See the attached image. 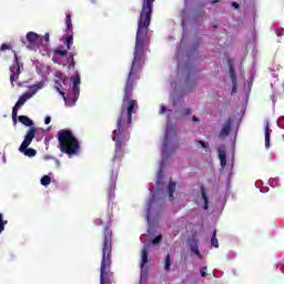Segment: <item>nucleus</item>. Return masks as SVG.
<instances>
[{"mask_svg": "<svg viewBox=\"0 0 284 284\" xmlns=\"http://www.w3.org/2000/svg\"><path fill=\"white\" fill-rule=\"evenodd\" d=\"M144 58L145 57L143 55L133 54V62L124 89V98L121 113L118 119V126L112 133V139L115 143V154L113 161H121V159H123L125 143L130 141V131H128V128H130V123H132V114L136 112V100L132 98V88L134 85V81H136L139 70H141V68H143V63H145Z\"/></svg>", "mask_w": 284, "mask_h": 284, "instance_id": "obj_1", "label": "nucleus"}, {"mask_svg": "<svg viewBox=\"0 0 284 284\" xmlns=\"http://www.w3.org/2000/svg\"><path fill=\"white\" fill-rule=\"evenodd\" d=\"M175 138L176 128L168 124L162 143V162L156 178V187L153 191V195L145 204L146 221L149 225L159 223V220L163 216V199H161V190H163V168H165L168 159H170L172 153L176 150V146L174 145Z\"/></svg>", "mask_w": 284, "mask_h": 284, "instance_id": "obj_2", "label": "nucleus"}, {"mask_svg": "<svg viewBox=\"0 0 284 284\" xmlns=\"http://www.w3.org/2000/svg\"><path fill=\"white\" fill-rule=\"evenodd\" d=\"M154 0H143L142 11L138 22V31L135 38V47L133 54L136 57H145V37H148V28L152 19V6Z\"/></svg>", "mask_w": 284, "mask_h": 284, "instance_id": "obj_3", "label": "nucleus"}, {"mask_svg": "<svg viewBox=\"0 0 284 284\" xmlns=\"http://www.w3.org/2000/svg\"><path fill=\"white\" fill-rule=\"evenodd\" d=\"M55 78L57 92L63 97L67 108H72L77 104V101H79V94L81 92V75H79V73L71 75V84L69 85L67 95L62 90H67L68 88V78H65L63 73L59 72L55 73Z\"/></svg>", "mask_w": 284, "mask_h": 284, "instance_id": "obj_4", "label": "nucleus"}, {"mask_svg": "<svg viewBox=\"0 0 284 284\" xmlns=\"http://www.w3.org/2000/svg\"><path fill=\"white\" fill-rule=\"evenodd\" d=\"M58 141L60 143V152H64L68 156H77L81 152V144L70 130L59 131Z\"/></svg>", "mask_w": 284, "mask_h": 284, "instance_id": "obj_5", "label": "nucleus"}, {"mask_svg": "<svg viewBox=\"0 0 284 284\" xmlns=\"http://www.w3.org/2000/svg\"><path fill=\"white\" fill-rule=\"evenodd\" d=\"M45 88V81H40L33 85L30 87V90L26 93H23L18 102L16 103V105L13 106L12 110V119L17 118V114L19 112V109L26 104L27 101H30V99H32V97H34V94H37V92H39V90H43Z\"/></svg>", "mask_w": 284, "mask_h": 284, "instance_id": "obj_6", "label": "nucleus"}, {"mask_svg": "<svg viewBox=\"0 0 284 284\" xmlns=\"http://www.w3.org/2000/svg\"><path fill=\"white\" fill-rule=\"evenodd\" d=\"M36 134H37V129L30 128L24 136V140L22 141L19 148V152L24 156H29V159L37 156V150L30 148Z\"/></svg>", "mask_w": 284, "mask_h": 284, "instance_id": "obj_7", "label": "nucleus"}, {"mask_svg": "<svg viewBox=\"0 0 284 284\" xmlns=\"http://www.w3.org/2000/svg\"><path fill=\"white\" fill-rule=\"evenodd\" d=\"M65 36L62 38L64 39V43H67V49H58L54 51V54H58L59 57H65L68 54V50L72 47V43L74 41V38L72 36V16L70 13H67L65 17Z\"/></svg>", "mask_w": 284, "mask_h": 284, "instance_id": "obj_8", "label": "nucleus"}, {"mask_svg": "<svg viewBox=\"0 0 284 284\" xmlns=\"http://www.w3.org/2000/svg\"><path fill=\"white\" fill-rule=\"evenodd\" d=\"M102 252L100 284H110V254H112V248H102Z\"/></svg>", "mask_w": 284, "mask_h": 284, "instance_id": "obj_9", "label": "nucleus"}, {"mask_svg": "<svg viewBox=\"0 0 284 284\" xmlns=\"http://www.w3.org/2000/svg\"><path fill=\"white\" fill-rule=\"evenodd\" d=\"M148 254H150V244H145L144 247L141 251V258H140V284H148V263H150V260L148 257Z\"/></svg>", "mask_w": 284, "mask_h": 284, "instance_id": "obj_10", "label": "nucleus"}, {"mask_svg": "<svg viewBox=\"0 0 284 284\" xmlns=\"http://www.w3.org/2000/svg\"><path fill=\"white\" fill-rule=\"evenodd\" d=\"M13 53V64L10 67V82L11 85L14 88V83H17L19 79V74H21V68H23V63H21V59L17 55V52L12 51Z\"/></svg>", "mask_w": 284, "mask_h": 284, "instance_id": "obj_11", "label": "nucleus"}, {"mask_svg": "<svg viewBox=\"0 0 284 284\" xmlns=\"http://www.w3.org/2000/svg\"><path fill=\"white\" fill-rule=\"evenodd\" d=\"M26 39H27V48L29 50H34L37 52V50H39V47L41 45L42 41H43V37L37 32L33 31H29L26 34Z\"/></svg>", "mask_w": 284, "mask_h": 284, "instance_id": "obj_12", "label": "nucleus"}, {"mask_svg": "<svg viewBox=\"0 0 284 284\" xmlns=\"http://www.w3.org/2000/svg\"><path fill=\"white\" fill-rule=\"evenodd\" d=\"M148 234L149 235H141L140 240H141L142 243H145V239H148V242L152 243V245H159V243H161L162 236L161 235H156L154 237V234L152 233V229L148 230Z\"/></svg>", "mask_w": 284, "mask_h": 284, "instance_id": "obj_13", "label": "nucleus"}, {"mask_svg": "<svg viewBox=\"0 0 284 284\" xmlns=\"http://www.w3.org/2000/svg\"><path fill=\"white\" fill-rule=\"evenodd\" d=\"M116 173H111V184L109 186V199H114V187H116Z\"/></svg>", "mask_w": 284, "mask_h": 284, "instance_id": "obj_14", "label": "nucleus"}, {"mask_svg": "<svg viewBox=\"0 0 284 284\" xmlns=\"http://www.w3.org/2000/svg\"><path fill=\"white\" fill-rule=\"evenodd\" d=\"M190 250H191V252H192L193 254H195V256H196L197 258H203V257L201 256V251H199V241H196V240H191V241H190Z\"/></svg>", "mask_w": 284, "mask_h": 284, "instance_id": "obj_15", "label": "nucleus"}, {"mask_svg": "<svg viewBox=\"0 0 284 284\" xmlns=\"http://www.w3.org/2000/svg\"><path fill=\"white\" fill-rule=\"evenodd\" d=\"M219 152V159L222 168H225L227 165V158L225 155V146H220L217 149Z\"/></svg>", "mask_w": 284, "mask_h": 284, "instance_id": "obj_16", "label": "nucleus"}, {"mask_svg": "<svg viewBox=\"0 0 284 284\" xmlns=\"http://www.w3.org/2000/svg\"><path fill=\"white\" fill-rule=\"evenodd\" d=\"M232 129V121H229L220 132L221 139H225L227 134H230V130Z\"/></svg>", "mask_w": 284, "mask_h": 284, "instance_id": "obj_17", "label": "nucleus"}, {"mask_svg": "<svg viewBox=\"0 0 284 284\" xmlns=\"http://www.w3.org/2000/svg\"><path fill=\"white\" fill-rule=\"evenodd\" d=\"M176 190V183L170 182L168 186L169 200L174 201V191Z\"/></svg>", "mask_w": 284, "mask_h": 284, "instance_id": "obj_18", "label": "nucleus"}, {"mask_svg": "<svg viewBox=\"0 0 284 284\" xmlns=\"http://www.w3.org/2000/svg\"><path fill=\"white\" fill-rule=\"evenodd\" d=\"M18 120L20 123H22V125H26L27 128H31V125H33L32 120L26 115H20Z\"/></svg>", "mask_w": 284, "mask_h": 284, "instance_id": "obj_19", "label": "nucleus"}, {"mask_svg": "<svg viewBox=\"0 0 284 284\" xmlns=\"http://www.w3.org/2000/svg\"><path fill=\"white\" fill-rule=\"evenodd\" d=\"M41 185H43L44 187H48V185H50V183H52V178L50 175H43L40 180Z\"/></svg>", "mask_w": 284, "mask_h": 284, "instance_id": "obj_20", "label": "nucleus"}, {"mask_svg": "<svg viewBox=\"0 0 284 284\" xmlns=\"http://www.w3.org/2000/svg\"><path fill=\"white\" fill-rule=\"evenodd\" d=\"M230 74L233 83V89L231 94H236V78L234 77V70L232 68L230 69Z\"/></svg>", "mask_w": 284, "mask_h": 284, "instance_id": "obj_21", "label": "nucleus"}, {"mask_svg": "<svg viewBox=\"0 0 284 284\" xmlns=\"http://www.w3.org/2000/svg\"><path fill=\"white\" fill-rule=\"evenodd\" d=\"M270 132H272V131L270 130V126L266 125L265 126V148H266V150H270Z\"/></svg>", "mask_w": 284, "mask_h": 284, "instance_id": "obj_22", "label": "nucleus"}, {"mask_svg": "<svg viewBox=\"0 0 284 284\" xmlns=\"http://www.w3.org/2000/svg\"><path fill=\"white\" fill-rule=\"evenodd\" d=\"M6 225H8V221L3 220V214L0 213V234L6 230Z\"/></svg>", "mask_w": 284, "mask_h": 284, "instance_id": "obj_23", "label": "nucleus"}, {"mask_svg": "<svg viewBox=\"0 0 284 284\" xmlns=\"http://www.w3.org/2000/svg\"><path fill=\"white\" fill-rule=\"evenodd\" d=\"M171 113H172V110L168 109L165 106V104H161V106H160V114H168V116H170Z\"/></svg>", "mask_w": 284, "mask_h": 284, "instance_id": "obj_24", "label": "nucleus"}, {"mask_svg": "<svg viewBox=\"0 0 284 284\" xmlns=\"http://www.w3.org/2000/svg\"><path fill=\"white\" fill-rule=\"evenodd\" d=\"M202 201L203 210H207V195L205 194V189H202Z\"/></svg>", "mask_w": 284, "mask_h": 284, "instance_id": "obj_25", "label": "nucleus"}, {"mask_svg": "<svg viewBox=\"0 0 284 284\" xmlns=\"http://www.w3.org/2000/svg\"><path fill=\"white\" fill-rule=\"evenodd\" d=\"M172 267V262L170 261V254L166 255L165 262H164V270L170 271Z\"/></svg>", "mask_w": 284, "mask_h": 284, "instance_id": "obj_26", "label": "nucleus"}, {"mask_svg": "<svg viewBox=\"0 0 284 284\" xmlns=\"http://www.w3.org/2000/svg\"><path fill=\"white\" fill-rule=\"evenodd\" d=\"M211 245L213 247H219V240L216 239V231H214L213 236L211 239Z\"/></svg>", "mask_w": 284, "mask_h": 284, "instance_id": "obj_27", "label": "nucleus"}, {"mask_svg": "<svg viewBox=\"0 0 284 284\" xmlns=\"http://www.w3.org/2000/svg\"><path fill=\"white\" fill-rule=\"evenodd\" d=\"M41 74H42V77L45 79V77H48V74H50V67H48V65H42Z\"/></svg>", "mask_w": 284, "mask_h": 284, "instance_id": "obj_28", "label": "nucleus"}, {"mask_svg": "<svg viewBox=\"0 0 284 284\" xmlns=\"http://www.w3.org/2000/svg\"><path fill=\"white\" fill-rule=\"evenodd\" d=\"M41 37H42V41L45 42L44 44V48H45V45L50 43V33H45L44 36H41Z\"/></svg>", "mask_w": 284, "mask_h": 284, "instance_id": "obj_29", "label": "nucleus"}, {"mask_svg": "<svg viewBox=\"0 0 284 284\" xmlns=\"http://www.w3.org/2000/svg\"><path fill=\"white\" fill-rule=\"evenodd\" d=\"M200 274L203 278H205V276H207V266H204L200 270Z\"/></svg>", "mask_w": 284, "mask_h": 284, "instance_id": "obj_30", "label": "nucleus"}, {"mask_svg": "<svg viewBox=\"0 0 284 284\" xmlns=\"http://www.w3.org/2000/svg\"><path fill=\"white\" fill-rule=\"evenodd\" d=\"M54 168L59 170L61 168V161L59 159L53 158Z\"/></svg>", "mask_w": 284, "mask_h": 284, "instance_id": "obj_31", "label": "nucleus"}, {"mask_svg": "<svg viewBox=\"0 0 284 284\" xmlns=\"http://www.w3.org/2000/svg\"><path fill=\"white\" fill-rule=\"evenodd\" d=\"M187 114H192V110L190 108L182 110V116H186Z\"/></svg>", "mask_w": 284, "mask_h": 284, "instance_id": "obj_32", "label": "nucleus"}, {"mask_svg": "<svg viewBox=\"0 0 284 284\" xmlns=\"http://www.w3.org/2000/svg\"><path fill=\"white\" fill-rule=\"evenodd\" d=\"M199 145H201V148H203L204 150H207V148H210V144L201 140L199 141Z\"/></svg>", "mask_w": 284, "mask_h": 284, "instance_id": "obj_33", "label": "nucleus"}, {"mask_svg": "<svg viewBox=\"0 0 284 284\" xmlns=\"http://www.w3.org/2000/svg\"><path fill=\"white\" fill-rule=\"evenodd\" d=\"M10 48H11L10 44L4 43L1 45L0 50L1 52H6V50H10Z\"/></svg>", "mask_w": 284, "mask_h": 284, "instance_id": "obj_34", "label": "nucleus"}, {"mask_svg": "<svg viewBox=\"0 0 284 284\" xmlns=\"http://www.w3.org/2000/svg\"><path fill=\"white\" fill-rule=\"evenodd\" d=\"M69 69L74 70V58H71V62L69 64Z\"/></svg>", "mask_w": 284, "mask_h": 284, "instance_id": "obj_35", "label": "nucleus"}, {"mask_svg": "<svg viewBox=\"0 0 284 284\" xmlns=\"http://www.w3.org/2000/svg\"><path fill=\"white\" fill-rule=\"evenodd\" d=\"M52 121V119L50 118V116H47L45 119H44V123H45V125H50V122Z\"/></svg>", "mask_w": 284, "mask_h": 284, "instance_id": "obj_36", "label": "nucleus"}, {"mask_svg": "<svg viewBox=\"0 0 284 284\" xmlns=\"http://www.w3.org/2000/svg\"><path fill=\"white\" fill-rule=\"evenodd\" d=\"M270 185H272V187H274L276 185V179L270 180Z\"/></svg>", "mask_w": 284, "mask_h": 284, "instance_id": "obj_37", "label": "nucleus"}, {"mask_svg": "<svg viewBox=\"0 0 284 284\" xmlns=\"http://www.w3.org/2000/svg\"><path fill=\"white\" fill-rule=\"evenodd\" d=\"M43 159H44V161H50V160L53 161L54 158H52L50 155H45Z\"/></svg>", "mask_w": 284, "mask_h": 284, "instance_id": "obj_38", "label": "nucleus"}, {"mask_svg": "<svg viewBox=\"0 0 284 284\" xmlns=\"http://www.w3.org/2000/svg\"><path fill=\"white\" fill-rule=\"evenodd\" d=\"M102 223H103L102 220H100V219L95 220V225H101Z\"/></svg>", "mask_w": 284, "mask_h": 284, "instance_id": "obj_39", "label": "nucleus"}, {"mask_svg": "<svg viewBox=\"0 0 284 284\" xmlns=\"http://www.w3.org/2000/svg\"><path fill=\"white\" fill-rule=\"evenodd\" d=\"M284 34V30L282 29L278 33H277V37H283Z\"/></svg>", "mask_w": 284, "mask_h": 284, "instance_id": "obj_40", "label": "nucleus"}, {"mask_svg": "<svg viewBox=\"0 0 284 284\" xmlns=\"http://www.w3.org/2000/svg\"><path fill=\"white\" fill-rule=\"evenodd\" d=\"M192 121H194V123H199V118L193 116Z\"/></svg>", "mask_w": 284, "mask_h": 284, "instance_id": "obj_41", "label": "nucleus"}, {"mask_svg": "<svg viewBox=\"0 0 284 284\" xmlns=\"http://www.w3.org/2000/svg\"><path fill=\"white\" fill-rule=\"evenodd\" d=\"M233 8H239V2H233Z\"/></svg>", "mask_w": 284, "mask_h": 284, "instance_id": "obj_42", "label": "nucleus"}, {"mask_svg": "<svg viewBox=\"0 0 284 284\" xmlns=\"http://www.w3.org/2000/svg\"><path fill=\"white\" fill-rule=\"evenodd\" d=\"M247 88H248V90H250V88H252V82L247 83Z\"/></svg>", "mask_w": 284, "mask_h": 284, "instance_id": "obj_43", "label": "nucleus"}, {"mask_svg": "<svg viewBox=\"0 0 284 284\" xmlns=\"http://www.w3.org/2000/svg\"><path fill=\"white\" fill-rule=\"evenodd\" d=\"M14 124H17V118H12Z\"/></svg>", "mask_w": 284, "mask_h": 284, "instance_id": "obj_44", "label": "nucleus"}, {"mask_svg": "<svg viewBox=\"0 0 284 284\" xmlns=\"http://www.w3.org/2000/svg\"><path fill=\"white\" fill-rule=\"evenodd\" d=\"M42 54H44V55L48 54V51L43 52Z\"/></svg>", "mask_w": 284, "mask_h": 284, "instance_id": "obj_45", "label": "nucleus"}, {"mask_svg": "<svg viewBox=\"0 0 284 284\" xmlns=\"http://www.w3.org/2000/svg\"><path fill=\"white\" fill-rule=\"evenodd\" d=\"M109 221H112V217H109Z\"/></svg>", "mask_w": 284, "mask_h": 284, "instance_id": "obj_46", "label": "nucleus"}]
</instances>
